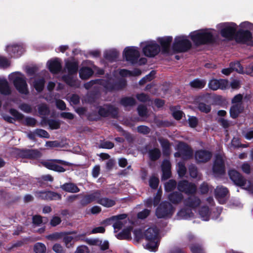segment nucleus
<instances>
[{
  "label": "nucleus",
  "mask_w": 253,
  "mask_h": 253,
  "mask_svg": "<svg viewBox=\"0 0 253 253\" xmlns=\"http://www.w3.org/2000/svg\"><path fill=\"white\" fill-rule=\"evenodd\" d=\"M217 27L220 30L221 36L228 40L235 39L237 42L242 43L252 40V34L248 30H240L235 34L237 26L234 23H221Z\"/></svg>",
  "instance_id": "f257e3e1"
},
{
  "label": "nucleus",
  "mask_w": 253,
  "mask_h": 253,
  "mask_svg": "<svg viewBox=\"0 0 253 253\" xmlns=\"http://www.w3.org/2000/svg\"><path fill=\"white\" fill-rule=\"evenodd\" d=\"M135 237L140 239L143 236L148 241L145 247L150 251H156L158 247V229L155 227H150L145 231L143 234L140 230H135L134 231Z\"/></svg>",
  "instance_id": "f03ea898"
},
{
  "label": "nucleus",
  "mask_w": 253,
  "mask_h": 253,
  "mask_svg": "<svg viewBox=\"0 0 253 253\" xmlns=\"http://www.w3.org/2000/svg\"><path fill=\"white\" fill-rule=\"evenodd\" d=\"M95 84L102 85L107 91H113L124 87L126 85V81L125 79H121L117 82L114 79L110 78L107 80L101 79L91 81L85 83L84 86L86 89H89Z\"/></svg>",
  "instance_id": "7ed1b4c3"
},
{
  "label": "nucleus",
  "mask_w": 253,
  "mask_h": 253,
  "mask_svg": "<svg viewBox=\"0 0 253 253\" xmlns=\"http://www.w3.org/2000/svg\"><path fill=\"white\" fill-rule=\"evenodd\" d=\"M214 34V30L205 29L191 32L189 36L194 44L199 45L212 42Z\"/></svg>",
  "instance_id": "20e7f679"
},
{
  "label": "nucleus",
  "mask_w": 253,
  "mask_h": 253,
  "mask_svg": "<svg viewBox=\"0 0 253 253\" xmlns=\"http://www.w3.org/2000/svg\"><path fill=\"white\" fill-rule=\"evenodd\" d=\"M9 80L13 83L15 88L21 94L28 95L29 93L26 78L20 72H15L9 76Z\"/></svg>",
  "instance_id": "39448f33"
},
{
  "label": "nucleus",
  "mask_w": 253,
  "mask_h": 253,
  "mask_svg": "<svg viewBox=\"0 0 253 253\" xmlns=\"http://www.w3.org/2000/svg\"><path fill=\"white\" fill-rule=\"evenodd\" d=\"M123 55L126 60L132 64L138 63L139 65L144 64L147 62L145 58H141L138 60L140 52L135 46H127L123 51Z\"/></svg>",
  "instance_id": "423d86ee"
},
{
  "label": "nucleus",
  "mask_w": 253,
  "mask_h": 253,
  "mask_svg": "<svg viewBox=\"0 0 253 253\" xmlns=\"http://www.w3.org/2000/svg\"><path fill=\"white\" fill-rule=\"evenodd\" d=\"M228 174L230 179L236 185L253 193V185L250 181H247L239 172L235 169H231L229 171Z\"/></svg>",
  "instance_id": "0eeeda50"
},
{
  "label": "nucleus",
  "mask_w": 253,
  "mask_h": 253,
  "mask_svg": "<svg viewBox=\"0 0 253 253\" xmlns=\"http://www.w3.org/2000/svg\"><path fill=\"white\" fill-rule=\"evenodd\" d=\"M66 68L70 75L64 76L63 77V80L70 86H78V83L77 80L73 77L71 76L72 75L77 73L78 68V63L76 62L72 61L66 62Z\"/></svg>",
  "instance_id": "6e6552de"
},
{
  "label": "nucleus",
  "mask_w": 253,
  "mask_h": 253,
  "mask_svg": "<svg viewBox=\"0 0 253 253\" xmlns=\"http://www.w3.org/2000/svg\"><path fill=\"white\" fill-rule=\"evenodd\" d=\"M191 47V43L186 36L176 37L172 45V48L176 52H185Z\"/></svg>",
  "instance_id": "1a4fd4ad"
},
{
  "label": "nucleus",
  "mask_w": 253,
  "mask_h": 253,
  "mask_svg": "<svg viewBox=\"0 0 253 253\" xmlns=\"http://www.w3.org/2000/svg\"><path fill=\"white\" fill-rule=\"evenodd\" d=\"M144 54L148 57H152L158 54L160 51V47L155 41H147L141 43Z\"/></svg>",
  "instance_id": "9d476101"
},
{
  "label": "nucleus",
  "mask_w": 253,
  "mask_h": 253,
  "mask_svg": "<svg viewBox=\"0 0 253 253\" xmlns=\"http://www.w3.org/2000/svg\"><path fill=\"white\" fill-rule=\"evenodd\" d=\"M42 165L46 168L57 172H64L66 169L63 166H71L72 164L69 162L60 160H52L42 162Z\"/></svg>",
  "instance_id": "9b49d317"
},
{
  "label": "nucleus",
  "mask_w": 253,
  "mask_h": 253,
  "mask_svg": "<svg viewBox=\"0 0 253 253\" xmlns=\"http://www.w3.org/2000/svg\"><path fill=\"white\" fill-rule=\"evenodd\" d=\"M173 211L174 209L172 205L168 202H164L157 209L156 214L158 218H165L170 216Z\"/></svg>",
  "instance_id": "f8f14e48"
},
{
  "label": "nucleus",
  "mask_w": 253,
  "mask_h": 253,
  "mask_svg": "<svg viewBox=\"0 0 253 253\" xmlns=\"http://www.w3.org/2000/svg\"><path fill=\"white\" fill-rule=\"evenodd\" d=\"M212 170L214 174L216 176L223 174L225 172V166L224 156L218 154L215 156L213 165L212 167Z\"/></svg>",
  "instance_id": "ddd939ff"
},
{
  "label": "nucleus",
  "mask_w": 253,
  "mask_h": 253,
  "mask_svg": "<svg viewBox=\"0 0 253 253\" xmlns=\"http://www.w3.org/2000/svg\"><path fill=\"white\" fill-rule=\"evenodd\" d=\"M178 152L174 154L175 157H180L184 159L190 158L192 156V151L185 143L180 142L177 145Z\"/></svg>",
  "instance_id": "4468645a"
},
{
  "label": "nucleus",
  "mask_w": 253,
  "mask_h": 253,
  "mask_svg": "<svg viewBox=\"0 0 253 253\" xmlns=\"http://www.w3.org/2000/svg\"><path fill=\"white\" fill-rule=\"evenodd\" d=\"M177 188L180 191L184 192L187 194H193L196 192V186L187 181H180L177 185Z\"/></svg>",
  "instance_id": "2eb2a0df"
},
{
  "label": "nucleus",
  "mask_w": 253,
  "mask_h": 253,
  "mask_svg": "<svg viewBox=\"0 0 253 253\" xmlns=\"http://www.w3.org/2000/svg\"><path fill=\"white\" fill-rule=\"evenodd\" d=\"M111 220L114 221L113 227L115 231H117V230H119L122 229L127 223L126 214L114 216L111 217Z\"/></svg>",
  "instance_id": "dca6fc26"
},
{
  "label": "nucleus",
  "mask_w": 253,
  "mask_h": 253,
  "mask_svg": "<svg viewBox=\"0 0 253 253\" xmlns=\"http://www.w3.org/2000/svg\"><path fill=\"white\" fill-rule=\"evenodd\" d=\"M35 196L38 198L47 200H60L61 198V195L51 191H37Z\"/></svg>",
  "instance_id": "f3484780"
},
{
  "label": "nucleus",
  "mask_w": 253,
  "mask_h": 253,
  "mask_svg": "<svg viewBox=\"0 0 253 253\" xmlns=\"http://www.w3.org/2000/svg\"><path fill=\"white\" fill-rule=\"evenodd\" d=\"M98 113L103 117L111 116L115 117L118 114V109L113 106L106 105L99 108Z\"/></svg>",
  "instance_id": "a211bd4d"
},
{
  "label": "nucleus",
  "mask_w": 253,
  "mask_h": 253,
  "mask_svg": "<svg viewBox=\"0 0 253 253\" xmlns=\"http://www.w3.org/2000/svg\"><path fill=\"white\" fill-rule=\"evenodd\" d=\"M208 85L211 89L213 90L218 89H224L227 88L229 83L227 80L224 79H212L210 81Z\"/></svg>",
  "instance_id": "6ab92c4d"
},
{
  "label": "nucleus",
  "mask_w": 253,
  "mask_h": 253,
  "mask_svg": "<svg viewBox=\"0 0 253 253\" xmlns=\"http://www.w3.org/2000/svg\"><path fill=\"white\" fill-rule=\"evenodd\" d=\"M216 199L220 204L225 203L228 194V190L227 188L223 186H217L214 191Z\"/></svg>",
  "instance_id": "aec40b11"
},
{
  "label": "nucleus",
  "mask_w": 253,
  "mask_h": 253,
  "mask_svg": "<svg viewBox=\"0 0 253 253\" xmlns=\"http://www.w3.org/2000/svg\"><path fill=\"white\" fill-rule=\"evenodd\" d=\"M211 156L212 153L206 150H198L195 154V158L198 163H206L211 159Z\"/></svg>",
  "instance_id": "412c9836"
},
{
  "label": "nucleus",
  "mask_w": 253,
  "mask_h": 253,
  "mask_svg": "<svg viewBox=\"0 0 253 253\" xmlns=\"http://www.w3.org/2000/svg\"><path fill=\"white\" fill-rule=\"evenodd\" d=\"M6 51L12 57L17 58L24 52V49L20 45H8L6 47Z\"/></svg>",
  "instance_id": "4be33fe9"
},
{
  "label": "nucleus",
  "mask_w": 253,
  "mask_h": 253,
  "mask_svg": "<svg viewBox=\"0 0 253 253\" xmlns=\"http://www.w3.org/2000/svg\"><path fill=\"white\" fill-rule=\"evenodd\" d=\"M9 113L13 116V117H11L7 114H1L3 119L8 123H13L16 120H20L23 117L22 114L14 109H10L9 110Z\"/></svg>",
  "instance_id": "5701e85b"
},
{
  "label": "nucleus",
  "mask_w": 253,
  "mask_h": 253,
  "mask_svg": "<svg viewBox=\"0 0 253 253\" xmlns=\"http://www.w3.org/2000/svg\"><path fill=\"white\" fill-rule=\"evenodd\" d=\"M172 37H166L159 38L158 41L161 44L162 47V52L164 53H169L170 44L172 41Z\"/></svg>",
  "instance_id": "b1692460"
},
{
  "label": "nucleus",
  "mask_w": 253,
  "mask_h": 253,
  "mask_svg": "<svg viewBox=\"0 0 253 253\" xmlns=\"http://www.w3.org/2000/svg\"><path fill=\"white\" fill-rule=\"evenodd\" d=\"M101 196L100 192L99 191L93 192L89 195L85 196L81 200V204L82 205H86L94 201L97 202L98 198Z\"/></svg>",
  "instance_id": "393cba45"
},
{
  "label": "nucleus",
  "mask_w": 253,
  "mask_h": 253,
  "mask_svg": "<svg viewBox=\"0 0 253 253\" xmlns=\"http://www.w3.org/2000/svg\"><path fill=\"white\" fill-rule=\"evenodd\" d=\"M19 155L24 158L35 159L41 156V153L37 150H22Z\"/></svg>",
  "instance_id": "a878e982"
},
{
  "label": "nucleus",
  "mask_w": 253,
  "mask_h": 253,
  "mask_svg": "<svg viewBox=\"0 0 253 253\" xmlns=\"http://www.w3.org/2000/svg\"><path fill=\"white\" fill-rule=\"evenodd\" d=\"M63 242L67 248H70L73 247L75 242L79 240L80 236H70L63 233L62 236Z\"/></svg>",
  "instance_id": "bb28decb"
},
{
  "label": "nucleus",
  "mask_w": 253,
  "mask_h": 253,
  "mask_svg": "<svg viewBox=\"0 0 253 253\" xmlns=\"http://www.w3.org/2000/svg\"><path fill=\"white\" fill-rule=\"evenodd\" d=\"M200 203V199L195 196H191L184 201V205L192 209L196 208Z\"/></svg>",
  "instance_id": "cd10ccee"
},
{
  "label": "nucleus",
  "mask_w": 253,
  "mask_h": 253,
  "mask_svg": "<svg viewBox=\"0 0 253 253\" xmlns=\"http://www.w3.org/2000/svg\"><path fill=\"white\" fill-rule=\"evenodd\" d=\"M47 64L49 70L53 73H58L61 69L60 60L57 58L48 61Z\"/></svg>",
  "instance_id": "c85d7f7f"
},
{
  "label": "nucleus",
  "mask_w": 253,
  "mask_h": 253,
  "mask_svg": "<svg viewBox=\"0 0 253 253\" xmlns=\"http://www.w3.org/2000/svg\"><path fill=\"white\" fill-rule=\"evenodd\" d=\"M170 168L171 165L170 162L167 160H165L163 162L162 165V169L163 171V179H167L170 176Z\"/></svg>",
  "instance_id": "c756f323"
},
{
  "label": "nucleus",
  "mask_w": 253,
  "mask_h": 253,
  "mask_svg": "<svg viewBox=\"0 0 253 253\" xmlns=\"http://www.w3.org/2000/svg\"><path fill=\"white\" fill-rule=\"evenodd\" d=\"M244 105H232L230 110V115L232 118L235 119L238 117L244 110Z\"/></svg>",
  "instance_id": "7c9ffc66"
},
{
  "label": "nucleus",
  "mask_w": 253,
  "mask_h": 253,
  "mask_svg": "<svg viewBox=\"0 0 253 253\" xmlns=\"http://www.w3.org/2000/svg\"><path fill=\"white\" fill-rule=\"evenodd\" d=\"M193 216V213L191 209H182L177 214L178 219H187Z\"/></svg>",
  "instance_id": "2f4dec72"
},
{
  "label": "nucleus",
  "mask_w": 253,
  "mask_h": 253,
  "mask_svg": "<svg viewBox=\"0 0 253 253\" xmlns=\"http://www.w3.org/2000/svg\"><path fill=\"white\" fill-rule=\"evenodd\" d=\"M61 188L63 190L70 193H77L80 191V189L73 183H66L61 185Z\"/></svg>",
  "instance_id": "473e14b6"
},
{
  "label": "nucleus",
  "mask_w": 253,
  "mask_h": 253,
  "mask_svg": "<svg viewBox=\"0 0 253 253\" xmlns=\"http://www.w3.org/2000/svg\"><path fill=\"white\" fill-rule=\"evenodd\" d=\"M10 92V88L6 80L0 79V92L2 94L7 95Z\"/></svg>",
  "instance_id": "72a5a7b5"
},
{
  "label": "nucleus",
  "mask_w": 253,
  "mask_h": 253,
  "mask_svg": "<svg viewBox=\"0 0 253 253\" xmlns=\"http://www.w3.org/2000/svg\"><path fill=\"white\" fill-rule=\"evenodd\" d=\"M97 203L105 207L110 208L115 205L116 202L113 199L108 198H100V196L98 199Z\"/></svg>",
  "instance_id": "f704fd0d"
},
{
  "label": "nucleus",
  "mask_w": 253,
  "mask_h": 253,
  "mask_svg": "<svg viewBox=\"0 0 253 253\" xmlns=\"http://www.w3.org/2000/svg\"><path fill=\"white\" fill-rule=\"evenodd\" d=\"M118 56L119 52L115 49L106 50L104 52V57L107 60L111 61L116 60Z\"/></svg>",
  "instance_id": "c9c22d12"
},
{
  "label": "nucleus",
  "mask_w": 253,
  "mask_h": 253,
  "mask_svg": "<svg viewBox=\"0 0 253 253\" xmlns=\"http://www.w3.org/2000/svg\"><path fill=\"white\" fill-rule=\"evenodd\" d=\"M169 200L173 204L180 203L183 198L181 193L177 192H173L169 195Z\"/></svg>",
  "instance_id": "e433bc0d"
},
{
  "label": "nucleus",
  "mask_w": 253,
  "mask_h": 253,
  "mask_svg": "<svg viewBox=\"0 0 253 253\" xmlns=\"http://www.w3.org/2000/svg\"><path fill=\"white\" fill-rule=\"evenodd\" d=\"M93 71L88 67L82 68L79 72L80 77L82 79H87L90 77L93 74Z\"/></svg>",
  "instance_id": "4c0bfd02"
},
{
  "label": "nucleus",
  "mask_w": 253,
  "mask_h": 253,
  "mask_svg": "<svg viewBox=\"0 0 253 253\" xmlns=\"http://www.w3.org/2000/svg\"><path fill=\"white\" fill-rule=\"evenodd\" d=\"M141 73V71L138 69L134 70L132 72L125 69H122L119 71L120 75L122 77L136 76L140 75Z\"/></svg>",
  "instance_id": "58836bf2"
},
{
  "label": "nucleus",
  "mask_w": 253,
  "mask_h": 253,
  "mask_svg": "<svg viewBox=\"0 0 253 253\" xmlns=\"http://www.w3.org/2000/svg\"><path fill=\"white\" fill-rule=\"evenodd\" d=\"M44 84V80L43 78L35 79V81L33 83V85L38 92L42 90Z\"/></svg>",
  "instance_id": "ea45409f"
},
{
  "label": "nucleus",
  "mask_w": 253,
  "mask_h": 253,
  "mask_svg": "<svg viewBox=\"0 0 253 253\" xmlns=\"http://www.w3.org/2000/svg\"><path fill=\"white\" fill-rule=\"evenodd\" d=\"M131 230V227H127L126 229H124L122 232L119 233L116 235L117 238L120 240L129 239L130 237Z\"/></svg>",
  "instance_id": "a19ab883"
},
{
  "label": "nucleus",
  "mask_w": 253,
  "mask_h": 253,
  "mask_svg": "<svg viewBox=\"0 0 253 253\" xmlns=\"http://www.w3.org/2000/svg\"><path fill=\"white\" fill-rule=\"evenodd\" d=\"M199 214L203 220H209L210 216L209 208L206 206L202 207L199 211Z\"/></svg>",
  "instance_id": "79ce46f5"
},
{
  "label": "nucleus",
  "mask_w": 253,
  "mask_h": 253,
  "mask_svg": "<svg viewBox=\"0 0 253 253\" xmlns=\"http://www.w3.org/2000/svg\"><path fill=\"white\" fill-rule=\"evenodd\" d=\"M206 84L204 80L195 79L190 83L191 87L195 88H202Z\"/></svg>",
  "instance_id": "37998d69"
},
{
  "label": "nucleus",
  "mask_w": 253,
  "mask_h": 253,
  "mask_svg": "<svg viewBox=\"0 0 253 253\" xmlns=\"http://www.w3.org/2000/svg\"><path fill=\"white\" fill-rule=\"evenodd\" d=\"M135 100L132 97H125L122 99L121 103L125 107L131 106L135 104Z\"/></svg>",
  "instance_id": "c03bdc74"
},
{
  "label": "nucleus",
  "mask_w": 253,
  "mask_h": 253,
  "mask_svg": "<svg viewBox=\"0 0 253 253\" xmlns=\"http://www.w3.org/2000/svg\"><path fill=\"white\" fill-rule=\"evenodd\" d=\"M150 158L153 161L159 158L161 155V152L159 149L155 148L151 150L149 153Z\"/></svg>",
  "instance_id": "a18cd8bd"
},
{
  "label": "nucleus",
  "mask_w": 253,
  "mask_h": 253,
  "mask_svg": "<svg viewBox=\"0 0 253 253\" xmlns=\"http://www.w3.org/2000/svg\"><path fill=\"white\" fill-rule=\"evenodd\" d=\"M176 185V182L173 180H169L165 183V188L167 192H170L174 190Z\"/></svg>",
  "instance_id": "49530a36"
},
{
  "label": "nucleus",
  "mask_w": 253,
  "mask_h": 253,
  "mask_svg": "<svg viewBox=\"0 0 253 253\" xmlns=\"http://www.w3.org/2000/svg\"><path fill=\"white\" fill-rule=\"evenodd\" d=\"M190 250L192 253H204L202 246L198 244H192L190 246Z\"/></svg>",
  "instance_id": "de8ad7c7"
},
{
  "label": "nucleus",
  "mask_w": 253,
  "mask_h": 253,
  "mask_svg": "<svg viewBox=\"0 0 253 253\" xmlns=\"http://www.w3.org/2000/svg\"><path fill=\"white\" fill-rule=\"evenodd\" d=\"M46 251L45 245L41 243H37L34 246V251L36 253H44Z\"/></svg>",
  "instance_id": "09e8293b"
},
{
  "label": "nucleus",
  "mask_w": 253,
  "mask_h": 253,
  "mask_svg": "<svg viewBox=\"0 0 253 253\" xmlns=\"http://www.w3.org/2000/svg\"><path fill=\"white\" fill-rule=\"evenodd\" d=\"M39 113L41 115L45 116L49 112V109L46 104H42L39 105L38 107Z\"/></svg>",
  "instance_id": "8fccbe9b"
},
{
  "label": "nucleus",
  "mask_w": 253,
  "mask_h": 253,
  "mask_svg": "<svg viewBox=\"0 0 253 253\" xmlns=\"http://www.w3.org/2000/svg\"><path fill=\"white\" fill-rule=\"evenodd\" d=\"M230 67L233 71H236L238 73H241L243 72V69L240 63L238 62L231 63L230 64Z\"/></svg>",
  "instance_id": "3c124183"
},
{
  "label": "nucleus",
  "mask_w": 253,
  "mask_h": 253,
  "mask_svg": "<svg viewBox=\"0 0 253 253\" xmlns=\"http://www.w3.org/2000/svg\"><path fill=\"white\" fill-rule=\"evenodd\" d=\"M159 180L157 177L152 176L149 180V185L153 189H156L158 187Z\"/></svg>",
  "instance_id": "603ef678"
},
{
  "label": "nucleus",
  "mask_w": 253,
  "mask_h": 253,
  "mask_svg": "<svg viewBox=\"0 0 253 253\" xmlns=\"http://www.w3.org/2000/svg\"><path fill=\"white\" fill-rule=\"evenodd\" d=\"M243 96L241 94L236 95L232 100L233 105H243Z\"/></svg>",
  "instance_id": "864d4df0"
},
{
  "label": "nucleus",
  "mask_w": 253,
  "mask_h": 253,
  "mask_svg": "<svg viewBox=\"0 0 253 253\" xmlns=\"http://www.w3.org/2000/svg\"><path fill=\"white\" fill-rule=\"evenodd\" d=\"M35 133L36 135L40 137H43L48 138H49V134L45 130L42 129H35Z\"/></svg>",
  "instance_id": "5fc2aeb1"
},
{
  "label": "nucleus",
  "mask_w": 253,
  "mask_h": 253,
  "mask_svg": "<svg viewBox=\"0 0 253 253\" xmlns=\"http://www.w3.org/2000/svg\"><path fill=\"white\" fill-rule=\"evenodd\" d=\"M47 220L45 218H42L40 215H35L33 218V223L37 225H40L42 223L46 222Z\"/></svg>",
  "instance_id": "6e6d98bb"
},
{
  "label": "nucleus",
  "mask_w": 253,
  "mask_h": 253,
  "mask_svg": "<svg viewBox=\"0 0 253 253\" xmlns=\"http://www.w3.org/2000/svg\"><path fill=\"white\" fill-rule=\"evenodd\" d=\"M186 171V169L182 162H179L178 163L177 172L180 176L184 175Z\"/></svg>",
  "instance_id": "4d7b16f0"
},
{
  "label": "nucleus",
  "mask_w": 253,
  "mask_h": 253,
  "mask_svg": "<svg viewBox=\"0 0 253 253\" xmlns=\"http://www.w3.org/2000/svg\"><path fill=\"white\" fill-rule=\"evenodd\" d=\"M199 109L203 112L208 113L211 109V106L204 103H200L198 105Z\"/></svg>",
  "instance_id": "13d9d810"
},
{
  "label": "nucleus",
  "mask_w": 253,
  "mask_h": 253,
  "mask_svg": "<svg viewBox=\"0 0 253 253\" xmlns=\"http://www.w3.org/2000/svg\"><path fill=\"white\" fill-rule=\"evenodd\" d=\"M155 75V72L154 71H152L149 74L146 75L145 77L139 81V84H143L146 82L148 81H150L153 78V77Z\"/></svg>",
  "instance_id": "bf43d9fd"
},
{
  "label": "nucleus",
  "mask_w": 253,
  "mask_h": 253,
  "mask_svg": "<svg viewBox=\"0 0 253 253\" xmlns=\"http://www.w3.org/2000/svg\"><path fill=\"white\" fill-rule=\"evenodd\" d=\"M19 108L20 110L27 113H29L32 111L31 106L26 103L21 104L19 105Z\"/></svg>",
  "instance_id": "052dcab7"
},
{
  "label": "nucleus",
  "mask_w": 253,
  "mask_h": 253,
  "mask_svg": "<svg viewBox=\"0 0 253 253\" xmlns=\"http://www.w3.org/2000/svg\"><path fill=\"white\" fill-rule=\"evenodd\" d=\"M63 236V233H55L47 236L46 238L51 240H56L62 238Z\"/></svg>",
  "instance_id": "680f3d73"
},
{
  "label": "nucleus",
  "mask_w": 253,
  "mask_h": 253,
  "mask_svg": "<svg viewBox=\"0 0 253 253\" xmlns=\"http://www.w3.org/2000/svg\"><path fill=\"white\" fill-rule=\"evenodd\" d=\"M160 141L164 149V153L166 154L168 153V151L169 148V144L168 141L165 139H161Z\"/></svg>",
  "instance_id": "e2e57ef3"
},
{
  "label": "nucleus",
  "mask_w": 253,
  "mask_h": 253,
  "mask_svg": "<svg viewBox=\"0 0 253 253\" xmlns=\"http://www.w3.org/2000/svg\"><path fill=\"white\" fill-rule=\"evenodd\" d=\"M150 212V210L145 209L143 211L138 213L137 217L139 219H144L149 215Z\"/></svg>",
  "instance_id": "0e129e2a"
},
{
  "label": "nucleus",
  "mask_w": 253,
  "mask_h": 253,
  "mask_svg": "<svg viewBox=\"0 0 253 253\" xmlns=\"http://www.w3.org/2000/svg\"><path fill=\"white\" fill-rule=\"evenodd\" d=\"M137 129L138 132L144 134L149 133L150 130V128L145 126H140L137 127Z\"/></svg>",
  "instance_id": "69168bd1"
},
{
  "label": "nucleus",
  "mask_w": 253,
  "mask_h": 253,
  "mask_svg": "<svg viewBox=\"0 0 253 253\" xmlns=\"http://www.w3.org/2000/svg\"><path fill=\"white\" fill-rule=\"evenodd\" d=\"M53 250L56 253H65V251L63 247L59 244H55L52 248Z\"/></svg>",
  "instance_id": "338daca9"
},
{
  "label": "nucleus",
  "mask_w": 253,
  "mask_h": 253,
  "mask_svg": "<svg viewBox=\"0 0 253 253\" xmlns=\"http://www.w3.org/2000/svg\"><path fill=\"white\" fill-rule=\"evenodd\" d=\"M241 169L244 172L247 174H249L251 172V166L247 162H245L242 165Z\"/></svg>",
  "instance_id": "774afa93"
}]
</instances>
